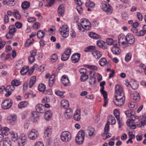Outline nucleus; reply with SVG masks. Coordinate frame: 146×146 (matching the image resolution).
<instances>
[{
	"label": "nucleus",
	"mask_w": 146,
	"mask_h": 146,
	"mask_svg": "<svg viewBox=\"0 0 146 146\" xmlns=\"http://www.w3.org/2000/svg\"><path fill=\"white\" fill-rule=\"evenodd\" d=\"M36 111H33L32 113V120L35 122L38 121L39 119V116L38 113H44L45 112L44 107L41 104H37L35 107Z\"/></svg>",
	"instance_id": "nucleus-1"
},
{
	"label": "nucleus",
	"mask_w": 146,
	"mask_h": 146,
	"mask_svg": "<svg viewBox=\"0 0 146 146\" xmlns=\"http://www.w3.org/2000/svg\"><path fill=\"white\" fill-rule=\"evenodd\" d=\"M115 98L113 102L116 106L120 107L124 104L125 99L124 96H115Z\"/></svg>",
	"instance_id": "nucleus-2"
},
{
	"label": "nucleus",
	"mask_w": 146,
	"mask_h": 146,
	"mask_svg": "<svg viewBox=\"0 0 146 146\" xmlns=\"http://www.w3.org/2000/svg\"><path fill=\"white\" fill-rule=\"evenodd\" d=\"M60 138L61 140L64 142H69L71 139V134L68 131H63L61 134Z\"/></svg>",
	"instance_id": "nucleus-3"
},
{
	"label": "nucleus",
	"mask_w": 146,
	"mask_h": 146,
	"mask_svg": "<svg viewBox=\"0 0 146 146\" xmlns=\"http://www.w3.org/2000/svg\"><path fill=\"white\" fill-rule=\"evenodd\" d=\"M84 133L83 130H80L78 133L76 138V143L78 144H82L84 140Z\"/></svg>",
	"instance_id": "nucleus-4"
},
{
	"label": "nucleus",
	"mask_w": 146,
	"mask_h": 146,
	"mask_svg": "<svg viewBox=\"0 0 146 146\" xmlns=\"http://www.w3.org/2000/svg\"><path fill=\"white\" fill-rule=\"evenodd\" d=\"M61 34L64 38H67L69 35V29L67 25H63L59 29Z\"/></svg>",
	"instance_id": "nucleus-5"
},
{
	"label": "nucleus",
	"mask_w": 146,
	"mask_h": 146,
	"mask_svg": "<svg viewBox=\"0 0 146 146\" xmlns=\"http://www.w3.org/2000/svg\"><path fill=\"white\" fill-rule=\"evenodd\" d=\"M81 25L82 29L84 30H89L91 29L90 23L86 19H83L81 20Z\"/></svg>",
	"instance_id": "nucleus-6"
},
{
	"label": "nucleus",
	"mask_w": 146,
	"mask_h": 146,
	"mask_svg": "<svg viewBox=\"0 0 146 146\" xmlns=\"http://www.w3.org/2000/svg\"><path fill=\"white\" fill-rule=\"evenodd\" d=\"M13 103V101L11 99H6L2 102L1 107L3 109H9L11 107Z\"/></svg>",
	"instance_id": "nucleus-7"
},
{
	"label": "nucleus",
	"mask_w": 146,
	"mask_h": 146,
	"mask_svg": "<svg viewBox=\"0 0 146 146\" xmlns=\"http://www.w3.org/2000/svg\"><path fill=\"white\" fill-rule=\"evenodd\" d=\"M101 8L109 15L111 14L113 11L112 7L108 3H103Z\"/></svg>",
	"instance_id": "nucleus-8"
},
{
	"label": "nucleus",
	"mask_w": 146,
	"mask_h": 146,
	"mask_svg": "<svg viewBox=\"0 0 146 146\" xmlns=\"http://www.w3.org/2000/svg\"><path fill=\"white\" fill-rule=\"evenodd\" d=\"M38 131L35 129H32L28 134L29 138L32 140H34L36 139L38 136Z\"/></svg>",
	"instance_id": "nucleus-9"
},
{
	"label": "nucleus",
	"mask_w": 146,
	"mask_h": 146,
	"mask_svg": "<svg viewBox=\"0 0 146 146\" xmlns=\"http://www.w3.org/2000/svg\"><path fill=\"white\" fill-rule=\"evenodd\" d=\"M119 44L116 42H114L113 44V47L111 48V51L115 54H119L121 52L119 48Z\"/></svg>",
	"instance_id": "nucleus-10"
},
{
	"label": "nucleus",
	"mask_w": 146,
	"mask_h": 146,
	"mask_svg": "<svg viewBox=\"0 0 146 146\" xmlns=\"http://www.w3.org/2000/svg\"><path fill=\"white\" fill-rule=\"evenodd\" d=\"M37 52L36 50H33L30 52V56L28 58L29 62L30 64H32L35 60V56L37 54Z\"/></svg>",
	"instance_id": "nucleus-11"
},
{
	"label": "nucleus",
	"mask_w": 146,
	"mask_h": 146,
	"mask_svg": "<svg viewBox=\"0 0 146 146\" xmlns=\"http://www.w3.org/2000/svg\"><path fill=\"white\" fill-rule=\"evenodd\" d=\"M125 40L127 41V43L130 44H133L135 41V38L133 35L128 33L125 38Z\"/></svg>",
	"instance_id": "nucleus-12"
},
{
	"label": "nucleus",
	"mask_w": 146,
	"mask_h": 146,
	"mask_svg": "<svg viewBox=\"0 0 146 146\" xmlns=\"http://www.w3.org/2000/svg\"><path fill=\"white\" fill-rule=\"evenodd\" d=\"M115 92L116 94V96H124L122 88L121 86L119 85H117L115 87Z\"/></svg>",
	"instance_id": "nucleus-13"
},
{
	"label": "nucleus",
	"mask_w": 146,
	"mask_h": 146,
	"mask_svg": "<svg viewBox=\"0 0 146 146\" xmlns=\"http://www.w3.org/2000/svg\"><path fill=\"white\" fill-rule=\"evenodd\" d=\"M95 130L94 129L91 127H88L85 130V133L87 136H88L90 137H91L94 135V132Z\"/></svg>",
	"instance_id": "nucleus-14"
},
{
	"label": "nucleus",
	"mask_w": 146,
	"mask_h": 146,
	"mask_svg": "<svg viewBox=\"0 0 146 146\" xmlns=\"http://www.w3.org/2000/svg\"><path fill=\"white\" fill-rule=\"evenodd\" d=\"M130 94L132 99L137 102L139 101L140 99V97L138 93L136 92H132Z\"/></svg>",
	"instance_id": "nucleus-15"
},
{
	"label": "nucleus",
	"mask_w": 146,
	"mask_h": 146,
	"mask_svg": "<svg viewBox=\"0 0 146 146\" xmlns=\"http://www.w3.org/2000/svg\"><path fill=\"white\" fill-rule=\"evenodd\" d=\"M80 55L78 53H75L73 54L71 57V60L73 63H76L78 62L80 60Z\"/></svg>",
	"instance_id": "nucleus-16"
},
{
	"label": "nucleus",
	"mask_w": 146,
	"mask_h": 146,
	"mask_svg": "<svg viewBox=\"0 0 146 146\" xmlns=\"http://www.w3.org/2000/svg\"><path fill=\"white\" fill-rule=\"evenodd\" d=\"M26 136L24 134L21 135V136L20 138H19L18 141V143L20 144L21 143L23 145H24L26 142Z\"/></svg>",
	"instance_id": "nucleus-17"
},
{
	"label": "nucleus",
	"mask_w": 146,
	"mask_h": 146,
	"mask_svg": "<svg viewBox=\"0 0 146 146\" xmlns=\"http://www.w3.org/2000/svg\"><path fill=\"white\" fill-rule=\"evenodd\" d=\"M52 132V128L50 127H47L45 129L44 134L45 137H50L51 135Z\"/></svg>",
	"instance_id": "nucleus-18"
},
{
	"label": "nucleus",
	"mask_w": 146,
	"mask_h": 146,
	"mask_svg": "<svg viewBox=\"0 0 146 146\" xmlns=\"http://www.w3.org/2000/svg\"><path fill=\"white\" fill-rule=\"evenodd\" d=\"M80 112L79 110H77L74 115V118L76 121H79L80 119Z\"/></svg>",
	"instance_id": "nucleus-19"
},
{
	"label": "nucleus",
	"mask_w": 146,
	"mask_h": 146,
	"mask_svg": "<svg viewBox=\"0 0 146 146\" xmlns=\"http://www.w3.org/2000/svg\"><path fill=\"white\" fill-rule=\"evenodd\" d=\"M30 3L29 2L25 1L23 2L21 4V7L24 10L27 9L30 7Z\"/></svg>",
	"instance_id": "nucleus-20"
},
{
	"label": "nucleus",
	"mask_w": 146,
	"mask_h": 146,
	"mask_svg": "<svg viewBox=\"0 0 146 146\" xmlns=\"http://www.w3.org/2000/svg\"><path fill=\"white\" fill-rule=\"evenodd\" d=\"M52 115V113L50 110H48L45 113L44 115V118L46 120H49L51 117Z\"/></svg>",
	"instance_id": "nucleus-21"
},
{
	"label": "nucleus",
	"mask_w": 146,
	"mask_h": 146,
	"mask_svg": "<svg viewBox=\"0 0 146 146\" xmlns=\"http://www.w3.org/2000/svg\"><path fill=\"white\" fill-rule=\"evenodd\" d=\"M64 8L63 5H61L59 6L58 9V13L59 15L63 16L64 12Z\"/></svg>",
	"instance_id": "nucleus-22"
},
{
	"label": "nucleus",
	"mask_w": 146,
	"mask_h": 146,
	"mask_svg": "<svg viewBox=\"0 0 146 146\" xmlns=\"http://www.w3.org/2000/svg\"><path fill=\"white\" fill-rule=\"evenodd\" d=\"M92 54L93 56L96 59L100 57L102 55L100 51L96 50H93L92 52Z\"/></svg>",
	"instance_id": "nucleus-23"
},
{
	"label": "nucleus",
	"mask_w": 146,
	"mask_h": 146,
	"mask_svg": "<svg viewBox=\"0 0 146 146\" xmlns=\"http://www.w3.org/2000/svg\"><path fill=\"white\" fill-rule=\"evenodd\" d=\"M55 75L54 74L51 75L48 81V84L50 87L52 86L54 84L55 81Z\"/></svg>",
	"instance_id": "nucleus-24"
},
{
	"label": "nucleus",
	"mask_w": 146,
	"mask_h": 146,
	"mask_svg": "<svg viewBox=\"0 0 146 146\" xmlns=\"http://www.w3.org/2000/svg\"><path fill=\"white\" fill-rule=\"evenodd\" d=\"M61 82L65 86L67 85V84L69 82L68 78L66 75H63L61 78Z\"/></svg>",
	"instance_id": "nucleus-25"
},
{
	"label": "nucleus",
	"mask_w": 146,
	"mask_h": 146,
	"mask_svg": "<svg viewBox=\"0 0 146 146\" xmlns=\"http://www.w3.org/2000/svg\"><path fill=\"white\" fill-rule=\"evenodd\" d=\"M69 106V102L67 100H64L61 101V107L62 108L66 109Z\"/></svg>",
	"instance_id": "nucleus-26"
},
{
	"label": "nucleus",
	"mask_w": 146,
	"mask_h": 146,
	"mask_svg": "<svg viewBox=\"0 0 146 146\" xmlns=\"http://www.w3.org/2000/svg\"><path fill=\"white\" fill-rule=\"evenodd\" d=\"M36 78L35 76L32 77L30 80L29 83V88H31L34 85L36 81Z\"/></svg>",
	"instance_id": "nucleus-27"
},
{
	"label": "nucleus",
	"mask_w": 146,
	"mask_h": 146,
	"mask_svg": "<svg viewBox=\"0 0 146 146\" xmlns=\"http://www.w3.org/2000/svg\"><path fill=\"white\" fill-rule=\"evenodd\" d=\"M29 68L28 66H23L20 71L21 74L22 75L26 74L28 71Z\"/></svg>",
	"instance_id": "nucleus-28"
},
{
	"label": "nucleus",
	"mask_w": 146,
	"mask_h": 146,
	"mask_svg": "<svg viewBox=\"0 0 146 146\" xmlns=\"http://www.w3.org/2000/svg\"><path fill=\"white\" fill-rule=\"evenodd\" d=\"M89 35L91 38L95 39H99L100 37L99 35L94 32L90 33Z\"/></svg>",
	"instance_id": "nucleus-29"
},
{
	"label": "nucleus",
	"mask_w": 146,
	"mask_h": 146,
	"mask_svg": "<svg viewBox=\"0 0 146 146\" xmlns=\"http://www.w3.org/2000/svg\"><path fill=\"white\" fill-rule=\"evenodd\" d=\"M139 119L141 120V125L144 126L145 124L146 125V116L145 115L141 116L139 117Z\"/></svg>",
	"instance_id": "nucleus-30"
},
{
	"label": "nucleus",
	"mask_w": 146,
	"mask_h": 146,
	"mask_svg": "<svg viewBox=\"0 0 146 146\" xmlns=\"http://www.w3.org/2000/svg\"><path fill=\"white\" fill-rule=\"evenodd\" d=\"M28 104L27 101H23L21 102L18 105V107L19 108H23L26 107Z\"/></svg>",
	"instance_id": "nucleus-31"
},
{
	"label": "nucleus",
	"mask_w": 146,
	"mask_h": 146,
	"mask_svg": "<svg viewBox=\"0 0 146 146\" xmlns=\"http://www.w3.org/2000/svg\"><path fill=\"white\" fill-rule=\"evenodd\" d=\"M113 113L117 120L119 121V123L120 122L119 121V111L117 109H115Z\"/></svg>",
	"instance_id": "nucleus-32"
},
{
	"label": "nucleus",
	"mask_w": 146,
	"mask_h": 146,
	"mask_svg": "<svg viewBox=\"0 0 146 146\" xmlns=\"http://www.w3.org/2000/svg\"><path fill=\"white\" fill-rule=\"evenodd\" d=\"M104 43L102 41H98L97 42V44L99 47L102 48L104 49H106L107 48V47H106L104 46Z\"/></svg>",
	"instance_id": "nucleus-33"
},
{
	"label": "nucleus",
	"mask_w": 146,
	"mask_h": 146,
	"mask_svg": "<svg viewBox=\"0 0 146 146\" xmlns=\"http://www.w3.org/2000/svg\"><path fill=\"white\" fill-rule=\"evenodd\" d=\"M3 146H11V142L8 139H6L3 142Z\"/></svg>",
	"instance_id": "nucleus-34"
},
{
	"label": "nucleus",
	"mask_w": 146,
	"mask_h": 146,
	"mask_svg": "<svg viewBox=\"0 0 146 146\" xmlns=\"http://www.w3.org/2000/svg\"><path fill=\"white\" fill-rule=\"evenodd\" d=\"M44 33L42 30H39L38 31L37 35L38 38H43L44 36Z\"/></svg>",
	"instance_id": "nucleus-35"
},
{
	"label": "nucleus",
	"mask_w": 146,
	"mask_h": 146,
	"mask_svg": "<svg viewBox=\"0 0 146 146\" xmlns=\"http://www.w3.org/2000/svg\"><path fill=\"white\" fill-rule=\"evenodd\" d=\"M10 133L11 135H12V139L14 141L17 140H18V137L17 133H15L13 132H11Z\"/></svg>",
	"instance_id": "nucleus-36"
},
{
	"label": "nucleus",
	"mask_w": 146,
	"mask_h": 146,
	"mask_svg": "<svg viewBox=\"0 0 146 146\" xmlns=\"http://www.w3.org/2000/svg\"><path fill=\"white\" fill-rule=\"evenodd\" d=\"M38 89L40 92H44L46 88L45 85L43 84H41L38 86Z\"/></svg>",
	"instance_id": "nucleus-37"
},
{
	"label": "nucleus",
	"mask_w": 146,
	"mask_h": 146,
	"mask_svg": "<svg viewBox=\"0 0 146 146\" xmlns=\"http://www.w3.org/2000/svg\"><path fill=\"white\" fill-rule=\"evenodd\" d=\"M15 89L14 87L12 85L8 86L6 88H5V90L6 92L9 91L11 92Z\"/></svg>",
	"instance_id": "nucleus-38"
},
{
	"label": "nucleus",
	"mask_w": 146,
	"mask_h": 146,
	"mask_svg": "<svg viewBox=\"0 0 146 146\" xmlns=\"http://www.w3.org/2000/svg\"><path fill=\"white\" fill-rule=\"evenodd\" d=\"M108 120L111 121V124L114 125L116 123L115 119L114 117L112 115H110L108 118Z\"/></svg>",
	"instance_id": "nucleus-39"
},
{
	"label": "nucleus",
	"mask_w": 146,
	"mask_h": 146,
	"mask_svg": "<svg viewBox=\"0 0 146 146\" xmlns=\"http://www.w3.org/2000/svg\"><path fill=\"white\" fill-rule=\"evenodd\" d=\"M99 64L101 66H103L105 65L107 61L105 58H102L99 61Z\"/></svg>",
	"instance_id": "nucleus-40"
},
{
	"label": "nucleus",
	"mask_w": 146,
	"mask_h": 146,
	"mask_svg": "<svg viewBox=\"0 0 146 146\" xmlns=\"http://www.w3.org/2000/svg\"><path fill=\"white\" fill-rule=\"evenodd\" d=\"M130 85L132 89L135 90L136 89L138 86V85L136 82L134 81L132 82Z\"/></svg>",
	"instance_id": "nucleus-41"
},
{
	"label": "nucleus",
	"mask_w": 146,
	"mask_h": 146,
	"mask_svg": "<svg viewBox=\"0 0 146 146\" xmlns=\"http://www.w3.org/2000/svg\"><path fill=\"white\" fill-rule=\"evenodd\" d=\"M11 84V85L13 86H18L21 84V82H20L17 80H14L12 81Z\"/></svg>",
	"instance_id": "nucleus-42"
},
{
	"label": "nucleus",
	"mask_w": 146,
	"mask_h": 146,
	"mask_svg": "<svg viewBox=\"0 0 146 146\" xmlns=\"http://www.w3.org/2000/svg\"><path fill=\"white\" fill-rule=\"evenodd\" d=\"M17 0H9L8 1V5L9 6H12L17 3Z\"/></svg>",
	"instance_id": "nucleus-43"
},
{
	"label": "nucleus",
	"mask_w": 146,
	"mask_h": 146,
	"mask_svg": "<svg viewBox=\"0 0 146 146\" xmlns=\"http://www.w3.org/2000/svg\"><path fill=\"white\" fill-rule=\"evenodd\" d=\"M85 5L87 7H93L95 6V4L92 1H89L86 3Z\"/></svg>",
	"instance_id": "nucleus-44"
},
{
	"label": "nucleus",
	"mask_w": 146,
	"mask_h": 146,
	"mask_svg": "<svg viewBox=\"0 0 146 146\" xmlns=\"http://www.w3.org/2000/svg\"><path fill=\"white\" fill-rule=\"evenodd\" d=\"M131 54L130 52L126 54L125 57V60L126 61L128 62L130 60L131 57Z\"/></svg>",
	"instance_id": "nucleus-45"
},
{
	"label": "nucleus",
	"mask_w": 146,
	"mask_h": 146,
	"mask_svg": "<svg viewBox=\"0 0 146 146\" xmlns=\"http://www.w3.org/2000/svg\"><path fill=\"white\" fill-rule=\"evenodd\" d=\"M100 91L101 93L103 95L104 99L107 98V94L106 91L104 90V88H101Z\"/></svg>",
	"instance_id": "nucleus-46"
},
{
	"label": "nucleus",
	"mask_w": 146,
	"mask_h": 146,
	"mask_svg": "<svg viewBox=\"0 0 146 146\" xmlns=\"http://www.w3.org/2000/svg\"><path fill=\"white\" fill-rule=\"evenodd\" d=\"M55 94L57 96H60L61 98H63L64 97V92L60 91H57L55 92Z\"/></svg>",
	"instance_id": "nucleus-47"
},
{
	"label": "nucleus",
	"mask_w": 146,
	"mask_h": 146,
	"mask_svg": "<svg viewBox=\"0 0 146 146\" xmlns=\"http://www.w3.org/2000/svg\"><path fill=\"white\" fill-rule=\"evenodd\" d=\"M88 78V76L87 74L82 75L80 77L81 80L82 82H84Z\"/></svg>",
	"instance_id": "nucleus-48"
},
{
	"label": "nucleus",
	"mask_w": 146,
	"mask_h": 146,
	"mask_svg": "<svg viewBox=\"0 0 146 146\" xmlns=\"http://www.w3.org/2000/svg\"><path fill=\"white\" fill-rule=\"evenodd\" d=\"M57 59V55L56 54H54L51 56V61L53 62H55Z\"/></svg>",
	"instance_id": "nucleus-49"
},
{
	"label": "nucleus",
	"mask_w": 146,
	"mask_h": 146,
	"mask_svg": "<svg viewBox=\"0 0 146 146\" xmlns=\"http://www.w3.org/2000/svg\"><path fill=\"white\" fill-rule=\"evenodd\" d=\"M96 78H91L90 77L89 79V83L90 85L94 84L96 82Z\"/></svg>",
	"instance_id": "nucleus-50"
},
{
	"label": "nucleus",
	"mask_w": 146,
	"mask_h": 146,
	"mask_svg": "<svg viewBox=\"0 0 146 146\" xmlns=\"http://www.w3.org/2000/svg\"><path fill=\"white\" fill-rule=\"evenodd\" d=\"M109 124L110 123L109 121H108L106 125L105 128L104 132L106 133H108L109 132L110 128H109Z\"/></svg>",
	"instance_id": "nucleus-51"
},
{
	"label": "nucleus",
	"mask_w": 146,
	"mask_h": 146,
	"mask_svg": "<svg viewBox=\"0 0 146 146\" xmlns=\"http://www.w3.org/2000/svg\"><path fill=\"white\" fill-rule=\"evenodd\" d=\"M79 72L82 75L87 74L88 73V71L85 68H81L79 70Z\"/></svg>",
	"instance_id": "nucleus-52"
},
{
	"label": "nucleus",
	"mask_w": 146,
	"mask_h": 146,
	"mask_svg": "<svg viewBox=\"0 0 146 146\" xmlns=\"http://www.w3.org/2000/svg\"><path fill=\"white\" fill-rule=\"evenodd\" d=\"M89 74L90 75V77L96 78V73L93 70H90L89 71Z\"/></svg>",
	"instance_id": "nucleus-53"
},
{
	"label": "nucleus",
	"mask_w": 146,
	"mask_h": 146,
	"mask_svg": "<svg viewBox=\"0 0 146 146\" xmlns=\"http://www.w3.org/2000/svg\"><path fill=\"white\" fill-rule=\"evenodd\" d=\"M115 41H113V39L111 38H109L106 40V42L109 45H111L112 44L113 45V43Z\"/></svg>",
	"instance_id": "nucleus-54"
},
{
	"label": "nucleus",
	"mask_w": 146,
	"mask_h": 146,
	"mask_svg": "<svg viewBox=\"0 0 146 146\" xmlns=\"http://www.w3.org/2000/svg\"><path fill=\"white\" fill-rule=\"evenodd\" d=\"M69 57L70 56L64 53L62 55L61 59L63 61H66L68 59Z\"/></svg>",
	"instance_id": "nucleus-55"
},
{
	"label": "nucleus",
	"mask_w": 146,
	"mask_h": 146,
	"mask_svg": "<svg viewBox=\"0 0 146 146\" xmlns=\"http://www.w3.org/2000/svg\"><path fill=\"white\" fill-rule=\"evenodd\" d=\"M33 43V42L31 41V40L28 39H27L25 44V47H29L30 45L32 44Z\"/></svg>",
	"instance_id": "nucleus-56"
},
{
	"label": "nucleus",
	"mask_w": 146,
	"mask_h": 146,
	"mask_svg": "<svg viewBox=\"0 0 146 146\" xmlns=\"http://www.w3.org/2000/svg\"><path fill=\"white\" fill-rule=\"evenodd\" d=\"M9 129L7 127H5L2 128V133H4L5 135H7V132L9 131Z\"/></svg>",
	"instance_id": "nucleus-57"
},
{
	"label": "nucleus",
	"mask_w": 146,
	"mask_h": 146,
	"mask_svg": "<svg viewBox=\"0 0 146 146\" xmlns=\"http://www.w3.org/2000/svg\"><path fill=\"white\" fill-rule=\"evenodd\" d=\"M130 123V120H129L128 121V120L127 121V124L128 126L130 127L132 129H135L136 128V126L135 124H132L131 125Z\"/></svg>",
	"instance_id": "nucleus-58"
},
{
	"label": "nucleus",
	"mask_w": 146,
	"mask_h": 146,
	"mask_svg": "<svg viewBox=\"0 0 146 146\" xmlns=\"http://www.w3.org/2000/svg\"><path fill=\"white\" fill-rule=\"evenodd\" d=\"M18 12V11H17V12H14L13 14L14 15L15 17L17 19H21V16L19 14Z\"/></svg>",
	"instance_id": "nucleus-59"
},
{
	"label": "nucleus",
	"mask_w": 146,
	"mask_h": 146,
	"mask_svg": "<svg viewBox=\"0 0 146 146\" xmlns=\"http://www.w3.org/2000/svg\"><path fill=\"white\" fill-rule=\"evenodd\" d=\"M71 49L70 48H68L66 49L65 50L64 53L67 55H68V56H70L71 54Z\"/></svg>",
	"instance_id": "nucleus-60"
},
{
	"label": "nucleus",
	"mask_w": 146,
	"mask_h": 146,
	"mask_svg": "<svg viewBox=\"0 0 146 146\" xmlns=\"http://www.w3.org/2000/svg\"><path fill=\"white\" fill-rule=\"evenodd\" d=\"M72 115H71L70 113H68L67 112H65L64 113V116L65 118L66 119H70L72 116Z\"/></svg>",
	"instance_id": "nucleus-61"
},
{
	"label": "nucleus",
	"mask_w": 146,
	"mask_h": 146,
	"mask_svg": "<svg viewBox=\"0 0 146 146\" xmlns=\"http://www.w3.org/2000/svg\"><path fill=\"white\" fill-rule=\"evenodd\" d=\"M6 42L3 41L1 38H0V50L4 46Z\"/></svg>",
	"instance_id": "nucleus-62"
},
{
	"label": "nucleus",
	"mask_w": 146,
	"mask_h": 146,
	"mask_svg": "<svg viewBox=\"0 0 146 146\" xmlns=\"http://www.w3.org/2000/svg\"><path fill=\"white\" fill-rule=\"evenodd\" d=\"M86 67L87 68L91 69L92 70H97L98 69L97 67L94 66L86 65Z\"/></svg>",
	"instance_id": "nucleus-63"
},
{
	"label": "nucleus",
	"mask_w": 146,
	"mask_h": 146,
	"mask_svg": "<svg viewBox=\"0 0 146 146\" xmlns=\"http://www.w3.org/2000/svg\"><path fill=\"white\" fill-rule=\"evenodd\" d=\"M39 26H40V24L38 22L35 23L33 26V28L35 29H38Z\"/></svg>",
	"instance_id": "nucleus-64"
}]
</instances>
